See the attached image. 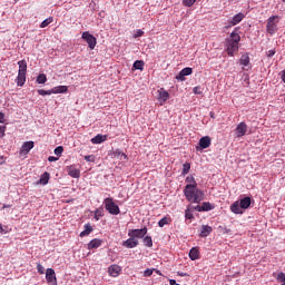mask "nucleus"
Returning <instances> with one entry per match:
<instances>
[{"label":"nucleus","mask_w":285,"mask_h":285,"mask_svg":"<svg viewBox=\"0 0 285 285\" xmlns=\"http://www.w3.org/2000/svg\"><path fill=\"white\" fill-rule=\"evenodd\" d=\"M184 195L191 204H202L204 202V191L195 187V185H186Z\"/></svg>","instance_id":"1"},{"label":"nucleus","mask_w":285,"mask_h":285,"mask_svg":"<svg viewBox=\"0 0 285 285\" xmlns=\"http://www.w3.org/2000/svg\"><path fill=\"white\" fill-rule=\"evenodd\" d=\"M19 70L17 77V86H24L26 85V72H28V62L26 60H20L18 62Z\"/></svg>","instance_id":"2"},{"label":"nucleus","mask_w":285,"mask_h":285,"mask_svg":"<svg viewBox=\"0 0 285 285\" xmlns=\"http://www.w3.org/2000/svg\"><path fill=\"white\" fill-rule=\"evenodd\" d=\"M102 204L109 215H119V213H121V209H119V205L115 203V199L112 197L105 198Z\"/></svg>","instance_id":"3"},{"label":"nucleus","mask_w":285,"mask_h":285,"mask_svg":"<svg viewBox=\"0 0 285 285\" xmlns=\"http://www.w3.org/2000/svg\"><path fill=\"white\" fill-rule=\"evenodd\" d=\"M277 23H279V16H272L267 19L266 30L268 35L277 32Z\"/></svg>","instance_id":"4"},{"label":"nucleus","mask_w":285,"mask_h":285,"mask_svg":"<svg viewBox=\"0 0 285 285\" xmlns=\"http://www.w3.org/2000/svg\"><path fill=\"white\" fill-rule=\"evenodd\" d=\"M81 39H83V41L88 43L90 50H95V48L97 47V38L92 36L89 31L82 32Z\"/></svg>","instance_id":"5"},{"label":"nucleus","mask_w":285,"mask_h":285,"mask_svg":"<svg viewBox=\"0 0 285 285\" xmlns=\"http://www.w3.org/2000/svg\"><path fill=\"white\" fill-rule=\"evenodd\" d=\"M148 234V227H144L141 229H129L128 237H132L134 239H144Z\"/></svg>","instance_id":"6"},{"label":"nucleus","mask_w":285,"mask_h":285,"mask_svg":"<svg viewBox=\"0 0 285 285\" xmlns=\"http://www.w3.org/2000/svg\"><path fill=\"white\" fill-rule=\"evenodd\" d=\"M157 92H158V101L160 106H164V104H166V101L170 99V94H168V91H166V89L164 88L158 89Z\"/></svg>","instance_id":"7"},{"label":"nucleus","mask_w":285,"mask_h":285,"mask_svg":"<svg viewBox=\"0 0 285 285\" xmlns=\"http://www.w3.org/2000/svg\"><path fill=\"white\" fill-rule=\"evenodd\" d=\"M238 50H239V45L227 40L226 51L229 57H234L235 52H237Z\"/></svg>","instance_id":"8"},{"label":"nucleus","mask_w":285,"mask_h":285,"mask_svg":"<svg viewBox=\"0 0 285 285\" xmlns=\"http://www.w3.org/2000/svg\"><path fill=\"white\" fill-rule=\"evenodd\" d=\"M67 173L69 177H72L73 179H79L81 177V170H79L75 165L68 166Z\"/></svg>","instance_id":"9"},{"label":"nucleus","mask_w":285,"mask_h":285,"mask_svg":"<svg viewBox=\"0 0 285 285\" xmlns=\"http://www.w3.org/2000/svg\"><path fill=\"white\" fill-rule=\"evenodd\" d=\"M248 132V125L246 122H240L236 127V137H244Z\"/></svg>","instance_id":"10"},{"label":"nucleus","mask_w":285,"mask_h":285,"mask_svg":"<svg viewBox=\"0 0 285 285\" xmlns=\"http://www.w3.org/2000/svg\"><path fill=\"white\" fill-rule=\"evenodd\" d=\"M108 273L110 277H119L121 274V266L114 264L108 267Z\"/></svg>","instance_id":"11"},{"label":"nucleus","mask_w":285,"mask_h":285,"mask_svg":"<svg viewBox=\"0 0 285 285\" xmlns=\"http://www.w3.org/2000/svg\"><path fill=\"white\" fill-rule=\"evenodd\" d=\"M46 281L49 283V284H57V276L55 274V269L52 268H48L47 272H46Z\"/></svg>","instance_id":"12"},{"label":"nucleus","mask_w":285,"mask_h":285,"mask_svg":"<svg viewBox=\"0 0 285 285\" xmlns=\"http://www.w3.org/2000/svg\"><path fill=\"white\" fill-rule=\"evenodd\" d=\"M125 248H137L139 246V240L134 237H129L127 240L122 242Z\"/></svg>","instance_id":"13"},{"label":"nucleus","mask_w":285,"mask_h":285,"mask_svg":"<svg viewBox=\"0 0 285 285\" xmlns=\"http://www.w3.org/2000/svg\"><path fill=\"white\" fill-rule=\"evenodd\" d=\"M32 148H35V141H26L23 142L20 154L21 155H28V153H30V150H32Z\"/></svg>","instance_id":"14"},{"label":"nucleus","mask_w":285,"mask_h":285,"mask_svg":"<svg viewBox=\"0 0 285 285\" xmlns=\"http://www.w3.org/2000/svg\"><path fill=\"white\" fill-rule=\"evenodd\" d=\"M232 213L235 215H244V210L242 209V205H239V202H235L230 206Z\"/></svg>","instance_id":"15"},{"label":"nucleus","mask_w":285,"mask_h":285,"mask_svg":"<svg viewBox=\"0 0 285 285\" xmlns=\"http://www.w3.org/2000/svg\"><path fill=\"white\" fill-rule=\"evenodd\" d=\"M199 146L203 150L206 148H210V138L208 136H204L199 139Z\"/></svg>","instance_id":"16"},{"label":"nucleus","mask_w":285,"mask_h":285,"mask_svg":"<svg viewBox=\"0 0 285 285\" xmlns=\"http://www.w3.org/2000/svg\"><path fill=\"white\" fill-rule=\"evenodd\" d=\"M102 242L99 238H94L92 240L89 242L87 248L88 250H92L95 248H99L101 246Z\"/></svg>","instance_id":"17"},{"label":"nucleus","mask_w":285,"mask_h":285,"mask_svg":"<svg viewBox=\"0 0 285 285\" xmlns=\"http://www.w3.org/2000/svg\"><path fill=\"white\" fill-rule=\"evenodd\" d=\"M107 139V135L98 134L96 137L91 138V144H104Z\"/></svg>","instance_id":"18"},{"label":"nucleus","mask_w":285,"mask_h":285,"mask_svg":"<svg viewBox=\"0 0 285 285\" xmlns=\"http://www.w3.org/2000/svg\"><path fill=\"white\" fill-rule=\"evenodd\" d=\"M210 233H213V227H210L208 225H203L199 236L200 237H208V235H210Z\"/></svg>","instance_id":"19"},{"label":"nucleus","mask_w":285,"mask_h":285,"mask_svg":"<svg viewBox=\"0 0 285 285\" xmlns=\"http://www.w3.org/2000/svg\"><path fill=\"white\" fill-rule=\"evenodd\" d=\"M250 203H252V199L248 196L243 198V199H240V203H239L240 208L243 210H246L247 208H250Z\"/></svg>","instance_id":"20"},{"label":"nucleus","mask_w":285,"mask_h":285,"mask_svg":"<svg viewBox=\"0 0 285 285\" xmlns=\"http://www.w3.org/2000/svg\"><path fill=\"white\" fill-rule=\"evenodd\" d=\"M242 21H244V13H237L236 16L233 17L230 24L237 26V23H242Z\"/></svg>","instance_id":"21"},{"label":"nucleus","mask_w":285,"mask_h":285,"mask_svg":"<svg viewBox=\"0 0 285 285\" xmlns=\"http://www.w3.org/2000/svg\"><path fill=\"white\" fill-rule=\"evenodd\" d=\"M48 181H50V173L45 171L39 179V184H41L42 186H46L48 184Z\"/></svg>","instance_id":"22"},{"label":"nucleus","mask_w":285,"mask_h":285,"mask_svg":"<svg viewBox=\"0 0 285 285\" xmlns=\"http://www.w3.org/2000/svg\"><path fill=\"white\" fill-rule=\"evenodd\" d=\"M189 258L191 259V262H195L196 259H199V249H197V247H193L189 250Z\"/></svg>","instance_id":"23"},{"label":"nucleus","mask_w":285,"mask_h":285,"mask_svg":"<svg viewBox=\"0 0 285 285\" xmlns=\"http://www.w3.org/2000/svg\"><path fill=\"white\" fill-rule=\"evenodd\" d=\"M227 41H229V42H232V43L239 45V41H242V37H239V33L233 31V32L230 33V39L227 40Z\"/></svg>","instance_id":"24"},{"label":"nucleus","mask_w":285,"mask_h":285,"mask_svg":"<svg viewBox=\"0 0 285 285\" xmlns=\"http://www.w3.org/2000/svg\"><path fill=\"white\" fill-rule=\"evenodd\" d=\"M52 92H53V95H61V94L68 92V87L67 86L55 87L52 89Z\"/></svg>","instance_id":"25"},{"label":"nucleus","mask_w":285,"mask_h":285,"mask_svg":"<svg viewBox=\"0 0 285 285\" xmlns=\"http://www.w3.org/2000/svg\"><path fill=\"white\" fill-rule=\"evenodd\" d=\"M92 230V225H90V223L86 224L85 229L80 233V237H87V235H90Z\"/></svg>","instance_id":"26"},{"label":"nucleus","mask_w":285,"mask_h":285,"mask_svg":"<svg viewBox=\"0 0 285 285\" xmlns=\"http://www.w3.org/2000/svg\"><path fill=\"white\" fill-rule=\"evenodd\" d=\"M170 222H173V220L170 219V217L165 216L164 218H161V219L158 222V226H159V228H164L165 226H167V224H170Z\"/></svg>","instance_id":"27"},{"label":"nucleus","mask_w":285,"mask_h":285,"mask_svg":"<svg viewBox=\"0 0 285 285\" xmlns=\"http://www.w3.org/2000/svg\"><path fill=\"white\" fill-rule=\"evenodd\" d=\"M101 217H104V208H97L95 210L94 219H96V222H99Z\"/></svg>","instance_id":"28"},{"label":"nucleus","mask_w":285,"mask_h":285,"mask_svg":"<svg viewBox=\"0 0 285 285\" xmlns=\"http://www.w3.org/2000/svg\"><path fill=\"white\" fill-rule=\"evenodd\" d=\"M248 63H250V57H248V53L243 55L240 57V65L242 66H248Z\"/></svg>","instance_id":"29"},{"label":"nucleus","mask_w":285,"mask_h":285,"mask_svg":"<svg viewBox=\"0 0 285 285\" xmlns=\"http://www.w3.org/2000/svg\"><path fill=\"white\" fill-rule=\"evenodd\" d=\"M144 60H136L135 62H134V66H132V68L135 69V70H144Z\"/></svg>","instance_id":"30"},{"label":"nucleus","mask_w":285,"mask_h":285,"mask_svg":"<svg viewBox=\"0 0 285 285\" xmlns=\"http://www.w3.org/2000/svg\"><path fill=\"white\" fill-rule=\"evenodd\" d=\"M215 207L210 203H203L202 209L203 213H208V210H213Z\"/></svg>","instance_id":"31"},{"label":"nucleus","mask_w":285,"mask_h":285,"mask_svg":"<svg viewBox=\"0 0 285 285\" xmlns=\"http://www.w3.org/2000/svg\"><path fill=\"white\" fill-rule=\"evenodd\" d=\"M142 243L147 246V248H153V237L146 236L142 239Z\"/></svg>","instance_id":"32"},{"label":"nucleus","mask_w":285,"mask_h":285,"mask_svg":"<svg viewBox=\"0 0 285 285\" xmlns=\"http://www.w3.org/2000/svg\"><path fill=\"white\" fill-rule=\"evenodd\" d=\"M53 21V18L52 17H49L47 19H45L41 24H40V28H48V26H50V23H52Z\"/></svg>","instance_id":"33"},{"label":"nucleus","mask_w":285,"mask_h":285,"mask_svg":"<svg viewBox=\"0 0 285 285\" xmlns=\"http://www.w3.org/2000/svg\"><path fill=\"white\" fill-rule=\"evenodd\" d=\"M186 183H187V186H195V187H197V181L195 180V177H193V176H187Z\"/></svg>","instance_id":"34"},{"label":"nucleus","mask_w":285,"mask_h":285,"mask_svg":"<svg viewBox=\"0 0 285 285\" xmlns=\"http://www.w3.org/2000/svg\"><path fill=\"white\" fill-rule=\"evenodd\" d=\"M197 3V0H183V6H186V8H193Z\"/></svg>","instance_id":"35"},{"label":"nucleus","mask_w":285,"mask_h":285,"mask_svg":"<svg viewBox=\"0 0 285 285\" xmlns=\"http://www.w3.org/2000/svg\"><path fill=\"white\" fill-rule=\"evenodd\" d=\"M48 81V78L46 77L45 73H40L38 77H37V83H46Z\"/></svg>","instance_id":"36"},{"label":"nucleus","mask_w":285,"mask_h":285,"mask_svg":"<svg viewBox=\"0 0 285 285\" xmlns=\"http://www.w3.org/2000/svg\"><path fill=\"white\" fill-rule=\"evenodd\" d=\"M188 173H190V163H185V164L183 165L181 175H188Z\"/></svg>","instance_id":"37"},{"label":"nucleus","mask_w":285,"mask_h":285,"mask_svg":"<svg viewBox=\"0 0 285 285\" xmlns=\"http://www.w3.org/2000/svg\"><path fill=\"white\" fill-rule=\"evenodd\" d=\"M38 95H40L41 97H46L47 95H53V91L52 89L51 90L39 89Z\"/></svg>","instance_id":"38"},{"label":"nucleus","mask_w":285,"mask_h":285,"mask_svg":"<svg viewBox=\"0 0 285 285\" xmlns=\"http://www.w3.org/2000/svg\"><path fill=\"white\" fill-rule=\"evenodd\" d=\"M180 72L183 76L188 77L189 75H193V68L186 67Z\"/></svg>","instance_id":"39"},{"label":"nucleus","mask_w":285,"mask_h":285,"mask_svg":"<svg viewBox=\"0 0 285 285\" xmlns=\"http://www.w3.org/2000/svg\"><path fill=\"white\" fill-rule=\"evenodd\" d=\"M194 95H204V88L197 86L193 89Z\"/></svg>","instance_id":"40"},{"label":"nucleus","mask_w":285,"mask_h":285,"mask_svg":"<svg viewBox=\"0 0 285 285\" xmlns=\"http://www.w3.org/2000/svg\"><path fill=\"white\" fill-rule=\"evenodd\" d=\"M37 271L40 275H43L46 273V268H43V265H41V263L37 264Z\"/></svg>","instance_id":"41"},{"label":"nucleus","mask_w":285,"mask_h":285,"mask_svg":"<svg viewBox=\"0 0 285 285\" xmlns=\"http://www.w3.org/2000/svg\"><path fill=\"white\" fill-rule=\"evenodd\" d=\"M63 154V147L62 146H58L56 149H55V155H57L58 157L60 155Z\"/></svg>","instance_id":"42"},{"label":"nucleus","mask_w":285,"mask_h":285,"mask_svg":"<svg viewBox=\"0 0 285 285\" xmlns=\"http://www.w3.org/2000/svg\"><path fill=\"white\" fill-rule=\"evenodd\" d=\"M153 273H155V268L153 269L148 268L144 272V277H150Z\"/></svg>","instance_id":"43"},{"label":"nucleus","mask_w":285,"mask_h":285,"mask_svg":"<svg viewBox=\"0 0 285 285\" xmlns=\"http://www.w3.org/2000/svg\"><path fill=\"white\" fill-rule=\"evenodd\" d=\"M193 212H190L188 208L185 210V219H193Z\"/></svg>","instance_id":"44"},{"label":"nucleus","mask_w":285,"mask_h":285,"mask_svg":"<svg viewBox=\"0 0 285 285\" xmlns=\"http://www.w3.org/2000/svg\"><path fill=\"white\" fill-rule=\"evenodd\" d=\"M139 37H144V30H141V29H138V30L136 31V33L134 35V39H137V38H139Z\"/></svg>","instance_id":"45"},{"label":"nucleus","mask_w":285,"mask_h":285,"mask_svg":"<svg viewBox=\"0 0 285 285\" xmlns=\"http://www.w3.org/2000/svg\"><path fill=\"white\" fill-rule=\"evenodd\" d=\"M85 159H86L87 161H90V163L95 164L96 157H95V155H88V156H85Z\"/></svg>","instance_id":"46"},{"label":"nucleus","mask_w":285,"mask_h":285,"mask_svg":"<svg viewBox=\"0 0 285 285\" xmlns=\"http://www.w3.org/2000/svg\"><path fill=\"white\" fill-rule=\"evenodd\" d=\"M277 281L278 282H285V274L283 272L278 273Z\"/></svg>","instance_id":"47"},{"label":"nucleus","mask_w":285,"mask_h":285,"mask_svg":"<svg viewBox=\"0 0 285 285\" xmlns=\"http://www.w3.org/2000/svg\"><path fill=\"white\" fill-rule=\"evenodd\" d=\"M176 79H178V81H186V76L181 75V71H180L179 75L176 76Z\"/></svg>","instance_id":"48"},{"label":"nucleus","mask_w":285,"mask_h":285,"mask_svg":"<svg viewBox=\"0 0 285 285\" xmlns=\"http://www.w3.org/2000/svg\"><path fill=\"white\" fill-rule=\"evenodd\" d=\"M4 136H6V126L0 125V137H4Z\"/></svg>","instance_id":"49"},{"label":"nucleus","mask_w":285,"mask_h":285,"mask_svg":"<svg viewBox=\"0 0 285 285\" xmlns=\"http://www.w3.org/2000/svg\"><path fill=\"white\" fill-rule=\"evenodd\" d=\"M194 210H197V213H204V209L202 208V205H196L194 207Z\"/></svg>","instance_id":"50"},{"label":"nucleus","mask_w":285,"mask_h":285,"mask_svg":"<svg viewBox=\"0 0 285 285\" xmlns=\"http://www.w3.org/2000/svg\"><path fill=\"white\" fill-rule=\"evenodd\" d=\"M6 121V115L3 112H0V124H3Z\"/></svg>","instance_id":"51"},{"label":"nucleus","mask_w":285,"mask_h":285,"mask_svg":"<svg viewBox=\"0 0 285 285\" xmlns=\"http://www.w3.org/2000/svg\"><path fill=\"white\" fill-rule=\"evenodd\" d=\"M57 159H59V158H57L55 156H49L48 161H57Z\"/></svg>","instance_id":"52"},{"label":"nucleus","mask_w":285,"mask_h":285,"mask_svg":"<svg viewBox=\"0 0 285 285\" xmlns=\"http://www.w3.org/2000/svg\"><path fill=\"white\" fill-rule=\"evenodd\" d=\"M275 55V50H269L268 52H267V57H273Z\"/></svg>","instance_id":"53"},{"label":"nucleus","mask_w":285,"mask_h":285,"mask_svg":"<svg viewBox=\"0 0 285 285\" xmlns=\"http://www.w3.org/2000/svg\"><path fill=\"white\" fill-rule=\"evenodd\" d=\"M169 284H170V285H179V284L177 283V281H175V279H169Z\"/></svg>","instance_id":"54"},{"label":"nucleus","mask_w":285,"mask_h":285,"mask_svg":"<svg viewBox=\"0 0 285 285\" xmlns=\"http://www.w3.org/2000/svg\"><path fill=\"white\" fill-rule=\"evenodd\" d=\"M179 277H186L188 274L186 273H178Z\"/></svg>","instance_id":"55"},{"label":"nucleus","mask_w":285,"mask_h":285,"mask_svg":"<svg viewBox=\"0 0 285 285\" xmlns=\"http://www.w3.org/2000/svg\"><path fill=\"white\" fill-rule=\"evenodd\" d=\"M2 208H12V205H3Z\"/></svg>","instance_id":"56"},{"label":"nucleus","mask_w":285,"mask_h":285,"mask_svg":"<svg viewBox=\"0 0 285 285\" xmlns=\"http://www.w3.org/2000/svg\"><path fill=\"white\" fill-rule=\"evenodd\" d=\"M154 271L157 273V275H161V272L159 269H154Z\"/></svg>","instance_id":"57"},{"label":"nucleus","mask_w":285,"mask_h":285,"mask_svg":"<svg viewBox=\"0 0 285 285\" xmlns=\"http://www.w3.org/2000/svg\"><path fill=\"white\" fill-rule=\"evenodd\" d=\"M122 157H125V159H127V158H128V156H127L126 154H122Z\"/></svg>","instance_id":"58"},{"label":"nucleus","mask_w":285,"mask_h":285,"mask_svg":"<svg viewBox=\"0 0 285 285\" xmlns=\"http://www.w3.org/2000/svg\"><path fill=\"white\" fill-rule=\"evenodd\" d=\"M282 285H285V282H283Z\"/></svg>","instance_id":"59"},{"label":"nucleus","mask_w":285,"mask_h":285,"mask_svg":"<svg viewBox=\"0 0 285 285\" xmlns=\"http://www.w3.org/2000/svg\"><path fill=\"white\" fill-rule=\"evenodd\" d=\"M283 3H285V0H283Z\"/></svg>","instance_id":"60"}]
</instances>
